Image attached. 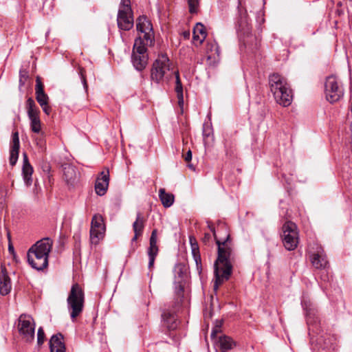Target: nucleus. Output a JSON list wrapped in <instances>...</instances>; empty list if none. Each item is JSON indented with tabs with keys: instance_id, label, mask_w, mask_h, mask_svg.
Wrapping results in <instances>:
<instances>
[{
	"instance_id": "nucleus-18",
	"label": "nucleus",
	"mask_w": 352,
	"mask_h": 352,
	"mask_svg": "<svg viewBox=\"0 0 352 352\" xmlns=\"http://www.w3.org/2000/svg\"><path fill=\"white\" fill-rule=\"evenodd\" d=\"M50 352H65L63 336L60 333L53 335L50 340Z\"/></svg>"
},
{
	"instance_id": "nucleus-9",
	"label": "nucleus",
	"mask_w": 352,
	"mask_h": 352,
	"mask_svg": "<svg viewBox=\"0 0 352 352\" xmlns=\"http://www.w3.org/2000/svg\"><path fill=\"white\" fill-rule=\"evenodd\" d=\"M18 329L23 339L30 342L34 339L35 324L33 318L25 314H21L19 318Z\"/></svg>"
},
{
	"instance_id": "nucleus-16",
	"label": "nucleus",
	"mask_w": 352,
	"mask_h": 352,
	"mask_svg": "<svg viewBox=\"0 0 352 352\" xmlns=\"http://www.w3.org/2000/svg\"><path fill=\"white\" fill-rule=\"evenodd\" d=\"M19 147L20 142L19 133L15 131L12 133V141L10 143V164L11 166H14L18 160Z\"/></svg>"
},
{
	"instance_id": "nucleus-19",
	"label": "nucleus",
	"mask_w": 352,
	"mask_h": 352,
	"mask_svg": "<svg viewBox=\"0 0 352 352\" xmlns=\"http://www.w3.org/2000/svg\"><path fill=\"white\" fill-rule=\"evenodd\" d=\"M22 173L25 184L27 186H30L32 182V175L33 173V168L28 161L26 153H23V165L22 168Z\"/></svg>"
},
{
	"instance_id": "nucleus-15",
	"label": "nucleus",
	"mask_w": 352,
	"mask_h": 352,
	"mask_svg": "<svg viewBox=\"0 0 352 352\" xmlns=\"http://www.w3.org/2000/svg\"><path fill=\"white\" fill-rule=\"evenodd\" d=\"M237 31L244 36H249L251 34V25L246 11H240L237 20Z\"/></svg>"
},
{
	"instance_id": "nucleus-38",
	"label": "nucleus",
	"mask_w": 352,
	"mask_h": 352,
	"mask_svg": "<svg viewBox=\"0 0 352 352\" xmlns=\"http://www.w3.org/2000/svg\"><path fill=\"white\" fill-rule=\"evenodd\" d=\"M80 75L81 81H82V83L83 85L84 89H85V91H87L88 85H87L86 78H85V76L83 74V69H80Z\"/></svg>"
},
{
	"instance_id": "nucleus-2",
	"label": "nucleus",
	"mask_w": 352,
	"mask_h": 352,
	"mask_svg": "<svg viewBox=\"0 0 352 352\" xmlns=\"http://www.w3.org/2000/svg\"><path fill=\"white\" fill-rule=\"evenodd\" d=\"M207 223L208 228L213 233L218 246V257L214 265L215 276L214 289L217 290L219 285L228 280L231 275L232 266L230 262V258L232 256V250L228 245V241L230 238L229 234H227L226 239L221 241L217 238L215 228L212 223L209 221H207Z\"/></svg>"
},
{
	"instance_id": "nucleus-10",
	"label": "nucleus",
	"mask_w": 352,
	"mask_h": 352,
	"mask_svg": "<svg viewBox=\"0 0 352 352\" xmlns=\"http://www.w3.org/2000/svg\"><path fill=\"white\" fill-rule=\"evenodd\" d=\"M105 226L102 215L96 214L93 216L90 229V241L92 244L97 245L104 237Z\"/></svg>"
},
{
	"instance_id": "nucleus-45",
	"label": "nucleus",
	"mask_w": 352,
	"mask_h": 352,
	"mask_svg": "<svg viewBox=\"0 0 352 352\" xmlns=\"http://www.w3.org/2000/svg\"><path fill=\"white\" fill-rule=\"evenodd\" d=\"M217 333V329H213L212 331L211 332V337L213 338L216 336Z\"/></svg>"
},
{
	"instance_id": "nucleus-4",
	"label": "nucleus",
	"mask_w": 352,
	"mask_h": 352,
	"mask_svg": "<svg viewBox=\"0 0 352 352\" xmlns=\"http://www.w3.org/2000/svg\"><path fill=\"white\" fill-rule=\"evenodd\" d=\"M269 85L277 103L283 107L291 104L292 91L285 77L278 74H273L269 77Z\"/></svg>"
},
{
	"instance_id": "nucleus-31",
	"label": "nucleus",
	"mask_w": 352,
	"mask_h": 352,
	"mask_svg": "<svg viewBox=\"0 0 352 352\" xmlns=\"http://www.w3.org/2000/svg\"><path fill=\"white\" fill-rule=\"evenodd\" d=\"M48 96L45 93L43 92L42 94H36V99L37 102L39 103L40 106H43L44 104H48Z\"/></svg>"
},
{
	"instance_id": "nucleus-12",
	"label": "nucleus",
	"mask_w": 352,
	"mask_h": 352,
	"mask_svg": "<svg viewBox=\"0 0 352 352\" xmlns=\"http://www.w3.org/2000/svg\"><path fill=\"white\" fill-rule=\"evenodd\" d=\"M109 182V170H103L100 173L99 177H97L95 184L96 193L99 196L104 195L108 188Z\"/></svg>"
},
{
	"instance_id": "nucleus-1",
	"label": "nucleus",
	"mask_w": 352,
	"mask_h": 352,
	"mask_svg": "<svg viewBox=\"0 0 352 352\" xmlns=\"http://www.w3.org/2000/svg\"><path fill=\"white\" fill-rule=\"evenodd\" d=\"M137 30L144 34L143 38L139 36L135 40L133 52L132 63L134 67L138 70H143L148 62L146 45H151L153 43V32L151 22L145 16H140L137 19Z\"/></svg>"
},
{
	"instance_id": "nucleus-6",
	"label": "nucleus",
	"mask_w": 352,
	"mask_h": 352,
	"mask_svg": "<svg viewBox=\"0 0 352 352\" xmlns=\"http://www.w3.org/2000/svg\"><path fill=\"white\" fill-rule=\"evenodd\" d=\"M170 69V63L167 55L160 54L154 61L151 69V80L157 85L168 78L167 72Z\"/></svg>"
},
{
	"instance_id": "nucleus-28",
	"label": "nucleus",
	"mask_w": 352,
	"mask_h": 352,
	"mask_svg": "<svg viewBox=\"0 0 352 352\" xmlns=\"http://www.w3.org/2000/svg\"><path fill=\"white\" fill-rule=\"evenodd\" d=\"M189 7V12L191 14H196L198 12L200 0H187Z\"/></svg>"
},
{
	"instance_id": "nucleus-49",
	"label": "nucleus",
	"mask_w": 352,
	"mask_h": 352,
	"mask_svg": "<svg viewBox=\"0 0 352 352\" xmlns=\"http://www.w3.org/2000/svg\"><path fill=\"white\" fill-rule=\"evenodd\" d=\"M217 352H219V351L217 350Z\"/></svg>"
},
{
	"instance_id": "nucleus-42",
	"label": "nucleus",
	"mask_w": 352,
	"mask_h": 352,
	"mask_svg": "<svg viewBox=\"0 0 352 352\" xmlns=\"http://www.w3.org/2000/svg\"><path fill=\"white\" fill-rule=\"evenodd\" d=\"M211 239V235L209 233H205L204 236L203 238V241L206 244L209 243Z\"/></svg>"
},
{
	"instance_id": "nucleus-20",
	"label": "nucleus",
	"mask_w": 352,
	"mask_h": 352,
	"mask_svg": "<svg viewBox=\"0 0 352 352\" xmlns=\"http://www.w3.org/2000/svg\"><path fill=\"white\" fill-rule=\"evenodd\" d=\"M234 346L235 342L227 336H221L217 342V347L221 352H229Z\"/></svg>"
},
{
	"instance_id": "nucleus-26",
	"label": "nucleus",
	"mask_w": 352,
	"mask_h": 352,
	"mask_svg": "<svg viewBox=\"0 0 352 352\" xmlns=\"http://www.w3.org/2000/svg\"><path fill=\"white\" fill-rule=\"evenodd\" d=\"M144 221L142 214L138 212L136 215V219L133 223V229L136 235H142L144 228Z\"/></svg>"
},
{
	"instance_id": "nucleus-37",
	"label": "nucleus",
	"mask_w": 352,
	"mask_h": 352,
	"mask_svg": "<svg viewBox=\"0 0 352 352\" xmlns=\"http://www.w3.org/2000/svg\"><path fill=\"white\" fill-rule=\"evenodd\" d=\"M210 51L212 52L214 51L215 54H219V47L216 43L208 44L207 46V52Z\"/></svg>"
},
{
	"instance_id": "nucleus-39",
	"label": "nucleus",
	"mask_w": 352,
	"mask_h": 352,
	"mask_svg": "<svg viewBox=\"0 0 352 352\" xmlns=\"http://www.w3.org/2000/svg\"><path fill=\"white\" fill-rule=\"evenodd\" d=\"M183 267L181 265H178L175 268V272L178 275V278H182L183 276Z\"/></svg>"
},
{
	"instance_id": "nucleus-25",
	"label": "nucleus",
	"mask_w": 352,
	"mask_h": 352,
	"mask_svg": "<svg viewBox=\"0 0 352 352\" xmlns=\"http://www.w3.org/2000/svg\"><path fill=\"white\" fill-rule=\"evenodd\" d=\"M175 75V91L177 94V97L178 99V104L179 107L182 108L184 105V94H183V87L179 78V72L176 71L174 72Z\"/></svg>"
},
{
	"instance_id": "nucleus-8",
	"label": "nucleus",
	"mask_w": 352,
	"mask_h": 352,
	"mask_svg": "<svg viewBox=\"0 0 352 352\" xmlns=\"http://www.w3.org/2000/svg\"><path fill=\"white\" fill-rule=\"evenodd\" d=\"M324 93L327 100L331 103L338 101L343 96V88L335 76H331L326 78Z\"/></svg>"
},
{
	"instance_id": "nucleus-35",
	"label": "nucleus",
	"mask_w": 352,
	"mask_h": 352,
	"mask_svg": "<svg viewBox=\"0 0 352 352\" xmlns=\"http://www.w3.org/2000/svg\"><path fill=\"white\" fill-rule=\"evenodd\" d=\"M27 113H28L29 119H32L34 118L39 117L38 116L39 110L37 107L34 109H30V110L28 111Z\"/></svg>"
},
{
	"instance_id": "nucleus-21",
	"label": "nucleus",
	"mask_w": 352,
	"mask_h": 352,
	"mask_svg": "<svg viewBox=\"0 0 352 352\" xmlns=\"http://www.w3.org/2000/svg\"><path fill=\"white\" fill-rule=\"evenodd\" d=\"M63 176L67 184L73 186L77 181V172L76 168L67 165L63 168Z\"/></svg>"
},
{
	"instance_id": "nucleus-43",
	"label": "nucleus",
	"mask_w": 352,
	"mask_h": 352,
	"mask_svg": "<svg viewBox=\"0 0 352 352\" xmlns=\"http://www.w3.org/2000/svg\"><path fill=\"white\" fill-rule=\"evenodd\" d=\"M184 159L186 161L189 162L192 159V152L191 151H188L186 154L185 155Z\"/></svg>"
},
{
	"instance_id": "nucleus-7",
	"label": "nucleus",
	"mask_w": 352,
	"mask_h": 352,
	"mask_svg": "<svg viewBox=\"0 0 352 352\" xmlns=\"http://www.w3.org/2000/svg\"><path fill=\"white\" fill-rule=\"evenodd\" d=\"M283 243L287 250H294L298 243V232L295 223L287 221L283 226Z\"/></svg>"
},
{
	"instance_id": "nucleus-46",
	"label": "nucleus",
	"mask_w": 352,
	"mask_h": 352,
	"mask_svg": "<svg viewBox=\"0 0 352 352\" xmlns=\"http://www.w3.org/2000/svg\"><path fill=\"white\" fill-rule=\"evenodd\" d=\"M140 235H136V233H135L134 234V236L133 237L132 239V241H135L137 240L138 237Z\"/></svg>"
},
{
	"instance_id": "nucleus-29",
	"label": "nucleus",
	"mask_w": 352,
	"mask_h": 352,
	"mask_svg": "<svg viewBox=\"0 0 352 352\" xmlns=\"http://www.w3.org/2000/svg\"><path fill=\"white\" fill-rule=\"evenodd\" d=\"M31 129L34 133H39L41 131V121L39 117L30 119Z\"/></svg>"
},
{
	"instance_id": "nucleus-32",
	"label": "nucleus",
	"mask_w": 352,
	"mask_h": 352,
	"mask_svg": "<svg viewBox=\"0 0 352 352\" xmlns=\"http://www.w3.org/2000/svg\"><path fill=\"white\" fill-rule=\"evenodd\" d=\"M45 340V333L43 327H39L37 331V344L41 346Z\"/></svg>"
},
{
	"instance_id": "nucleus-23",
	"label": "nucleus",
	"mask_w": 352,
	"mask_h": 352,
	"mask_svg": "<svg viewBox=\"0 0 352 352\" xmlns=\"http://www.w3.org/2000/svg\"><path fill=\"white\" fill-rule=\"evenodd\" d=\"M159 197L165 208L170 207L174 203V195L172 193L166 192L164 188L159 190Z\"/></svg>"
},
{
	"instance_id": "nucleus-17",
	"label": "nucleus",
	"mask_w": 352,
	"mask_h": 352,
	"mask_svg": "<svg viewBox=\"0 0 352 352\" xmlns=\"http://www.w3.org/2000/svg\"><path fill=\"white\" fill-rule=\"evenodd\" d=\"M12 289L10 278L8 274L6 267H1L0 273V294L6 296L8 294Z\"/></svg>"
},
{
	"instance_id": "nucleus-24",
	"label": "nucleus",
	"mask_w": 352,
	"mask_h": 352,
	"mask_svg": "<svg viewBox=\"0 0 352 352\" xmlns=\"http://www.w3.org/2000/svg\"><path fill=\"white\" fill-rule=\"evenodd\" d=\"M206 37V32L204 26L198 23L193 29V40L198 41L200 44L203 43Z\"/></svg>"
},
{
	"instance_id": "nucleus-33",
	"label": "nucleus",
	"mask_w": 352,
	"mask_h": 352,
	"mask_svg": "<svg viewBox=\"0 0 352 352\" xmlns=\"http://www.w3.org/2000/svg\"><path fill=\"white\" fill-rule=\"evenodd\" d=\"M36 94H42L44 91L43 85L39 77L36 78V87H35Z\"/></svg>"
},
{
	"instance_id": "nucleus-13",
	"label": "nucleus",
	"mask_w": 352,
	"mask_h": 352,
	"mask_svg": "<svg viewBox=\"0 0 352 352\" xmlns=\"http://www.w3.org/2000/svg\"><path fill=\"white\" fill-rule=\"evenodd\" d=\"M157 231L156 229L152 231L150 241H149V248L148 249V256L149 258L148 267L149 269L153 267L154 262L156 256L158 253V247L157 245Z\"/></svg>"
},
{
	"instance_id": "nucleus-11",
	"label": "nucleus",
	"mask_w": 352,
	"mask_h": 352,
	"mask_svg": "<svg viewBox=\"0 0 352 352\" xmlns=\"http://www.w3.org/2000/svg\"><path fill=\"white\" fill-rule=\"evenodd\" d=\"M163 324L169 330L175 329L179 324L175 310L164 308L162 314Z\"/></svg>"
},
{
	"instance_id": "nucleus-47",
	"label": "nucleus",
	"mask_w": 352,
	"mask_h": 352,
	"mask_svg": "<svg viewBox=\"0 0 352 352\" xmlns=\"http://www.w3.org/2000/svg\"><path fill=\"white\" fill-rule=\"evenodd\" d=\"M203 135H204V136H206V137L209 136V133H206L205 130H204V131H203Z\"/></svg>"
},
{
	"instance_id": "nucleus-36",
	"label": "nucleus",
	"mask_w": 352,
	"mask_h": 352,
	"mask_svg": "<svg viewBox=\"0 0 352 352\" xmlns=\"http://www.w3.org/2000/svg\"><path fill=\"white\" fill-rule=\"evenodd\" d=\"M27 111L30 109L36 108L34 100L32 98H29L26 101Z\"/></svg>"
},
{
	"instance_id": "nucleus-34",
	"label": "nucleus",
	"mask_w": 352,
	"mask_h": 352,
	"mask_svg": "<svg viewBox=\"0 0 352 352\" xmlns=\"http://www.w3.org/2000/svg\"><path fill=\"white\" fill-rule=\"evenodd\" d=\"M28 78V72L25 71H20V78H19L20 86L24 85Z\"/></svg>"
},
{
	"instance_id": "nucleus-44",
	"label": "nucleus",
	"mask_w": 352,
	"mask_h": 352,
	"mask_svg": "<svg viewBox=\"0 0 352 352\" xmlns=\"http://www.w3.org/2000/svg\"><path fill=\"white\" fill-rule=\"evenodd\" d=\"M8 250L9 252L11 253V254H13L14 253V247L12 244H9V246H8Z\"/></svg>"
},
{
	"instance_id": "nucleus-14",
	"label": "nucleus",
	"mask_w": 352,
	"mask_h": 352,
	"mask_svg": "<svg viewBox=\"0 0 352 352\" xmlns=\"http://www.w3.org/2000/svg\"><path fill=\"white\" fill-rule=\"evenodd\" d=\"M118 26L120 30L128 31L133 26V12H124L118 11L117 16Z\"/></svg>"
},
{
	"instance_id": "nucleus-30",
	"label": "nucleus",
	"mask_w": 352,
	"mask_h": 352,
	"mask_svg": "<svg viewBox=\"0 0 352 352\" xmlns=\"http://www.w3.org/2000/svg\"><path fill=\"white\" fill-rule=\"evenodd\" d=\"M118 11L132 13L130 0H122Z\"/></svg>"
},
{
	"instance_id": "nucleus-41",
	"label": "nucleus",
	"mask_w": 352,
	"mask_h": 352,
	"mask_svg": "<svg viewBox=\"0 0 352 352\" xmlns=\"http://www.w3.org/2000/svg\"><path fill=\"white\" fill-rule=\"evenodd\" d=\"M43 111L47 114L49 115L51 112V107L47 104H44L43 106H41Z\"/></svg>"
},
{
	"instance_id": "nucleus-27",
	"label": "nucleus",
	"mask_w": 352,
	"mask_h": 352,
	"mask_svg": "<svg viewBox=\"0 0 352 352\" xmlns=\"http://www.w3.org/2000/svg\"><path fill=\"white\" fill-rule=\"evenodd\" d=\"M175 285V294L177 296V303H179L182 301L183 297L184 284L181 280H175L174 283Z\"/></svg>"
},
{
	"instance_id": "nucleus-3",
	"label": "nucleus",
	"mask_w": 352,
	"mask_h": 352,
	"mask_svg": "<svg viewBox=\"0 0 352 352\" xmlns=\"http://www.w3.org/2000/svg\"><path fill=\"white\" fill-rule=\"evenodd\" d=\"M53 242L50 238H44L37 241L28 250L27 258L31 267L37 270H43L48 265V256Z\"/></svg>"
},
{
	"instance_id": "nucleus-40",
	"label": "nucleus",
	"mask_w": 352,
	"mask_h": 352,
	"mask_svg": "<svg viewBox=\"0 0 352 352\" xmlns=\"http://www.w3.org/2000/svg\"><path fill=\"white\" fill-rule=\"evenodd\" d=\"M190 242L192 246V252L195 254V250H197V244L195 241V239L192 237H190Z\"/></svg>"
},
{
	"instance_id": "nucleus-48",
	"label": "nucleus",
	"mask_w": 352,
	"mask_h": 352,
	"mask_svg": "<svg viewBox=\"0 0 352 352\" xmlns=\"http://www.w3.org/2000/svg\"><path fill=\"white\" fill-rule=\"evenodd\" d=\"M198 260H199V261H200V257H199V258H195V262H196V264H197V266H198Z\"/></svg>"
},
{
	"instance_id": "nucleus-5",
	"label": "nucleus",
	"mask_w": 352,
	"mask_h": 352,
	"mask_svg": "<svg viewBox=\"0 0 352 352\" xmlns=\"http://www.w3.org/2000/svg\"><path fill=\"white\" fill-rule=\"evenodd\" d=\"M84 304L85 294L83 289L78 283L73 284L67 298V310L73 322L82 312Z\"/></svg>"
},
{
	"instance_id": "nucleus-22",
	"label": "nucleus",
	"mask_w": 352,
	"mask_h": 352,
	"mask_svg": "<svg viewBox=\"0 0 352 352\" xmlns=\"http://www.w3.org/2000/svg\"><path fill=\"white\" fill-rule=\"evenodd\" d=\"M311 261L313 266L316 269H324L328 264L327 256L323 253L322 250L321 251V253L318 252L316 254H314L311 256Z\"/></svg>"
}]
</instances>
